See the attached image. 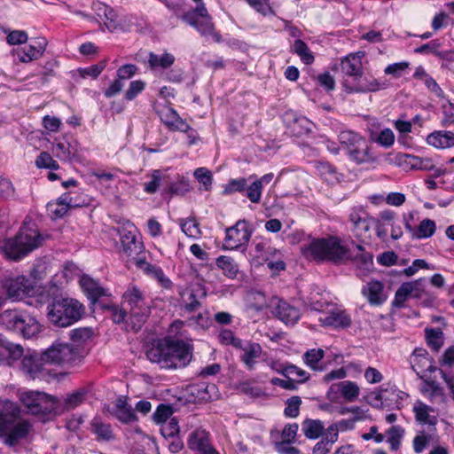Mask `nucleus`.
Listing matches in <instances>:
<instances>
[{
	"mask_svg": "<svg viewBox=\"0 0 454 454\" xmlns=\"http://www.w3.org/2000/svg\"><path fill=\"white\" fill-rule=\"evenodd\" d=\"M347 153L349 158L357 163L373 161V156L370 152L368 143L362 137Z\"/></svg>",
	"mask_w": 454,
	"mask_h": 454,
	"instance_id": "obj_32",
	"label": "nucleus"
},
{
	"mask_svg": "<svg viewBox=\"0 0 454 454\" xmlns=\"http://www.w3.org/2000/svg\"><path fill=\"white\" fill-rule=\"evenodd\" d=\"M215 264L228 278L233 279L237 278L239 269L233 258L227 255H220L216 258Z\"/></svg>",
	"mask_w": 454,
	"mask_h": 454,
	"instance_id": "obj_39",
	"label": "nucleus"
},
{
	"mask_svg": "<svg viewBox=\"0 0 454 454\" xmlns=\"http://www.w3.org/2000/svg\"><path fill=\"white\" fill-rule=\"evenodd\" d=\"M25 311L20 309H5L0 314V325L17 333Z\"/></svg>",
	"mask_w": 454,
	"mask_h": 454,
	"instance_id": "obj_33",
	"label": "nucleus"
},
{
	"mask_svg": "<svg viewBox=\"0 0 454 454\" xmlns=\"http://www.w3.org/2000/svg\"><path fill=\"white\" fill-rule=\"evenodd\" d=\"M268 268L273 275L279 273L286 269V263L282 259L280 253L277 250V254H271L266 261Z\"/></svg>",
	"mask_w": 454,
	"mask_h": 454,
	"instance_id": "obj_61",
	"label": "nucleus"
},
{
	"mask_svg": "<svg viewBox=\"0 0 454 454\" xmlns=\"http://www.w3.org/2000/svg\"><path fill=\"white\" fill-rule=\"evenodd\" d=\"M324 424L318 419H305L301 424V430L309 439H317L324 431Z\"/></svg>",
	"mask_w": 454,
	"mask_h": 454,
	"instance_id": "obj_42",
	"label": "nucleus"
},
{
	"mask_svg": "<svg viewBox=\"0 0 454 454\" xmlns=\"http://www.w3.org/2000/svg\"><path fill=\"white\" fill-rule=\"evenodd\" d=\"M22 355L21 345L9 341L0 334V365L12 366Z\"/></svg>",
	"mask_w": 454,
	"mask_h": 454,
	"instance_id": "obj_18",
	"label": "nucleus"
},
{
	"mask_svg": "<svg viewBox=\"0 0 454 454\" xmlns=\"http://www.w3.org/2000/svg\"><path fill=\"white\" fill-rule=\"evenodd\" d=\"M362 294L367 299L371 305L379 306L383 304L387 299V294L384 284L378 280L368 282L362 288Z\"/></svg>",
	"mask_w": 454,
	"mask_h": 454,
	"instance_id": "obj_20",
	"label": "nucleus"
},
{
	"mask_svg": "<svg viewBox=\"0 0 454 454\" xmlns=\"http://www.w3.org/2000/svg\"><path fill=\"white\" fill-rule=\"evenodd\" d=\"M411 364L418 375L425 372H432L435 370L433 360L423 348H416L413 351Z\"/></svg>",
	"mask_w": 454,
	"mask_h": 454,
	"instance_id": "obj_26",
	"label": "nucleus"
},
{
	"mask_svg": "<svg viewBox=\"0 0 454 454\" xmlns=\"http://www.w3.org/2000/svg\"><path fill=\"white\" fill-rule=\"evenodd\" d=\"M181 296L184 312H195L200 307V301L195 298L192 291L185 290L181 294Z\"/></svg>",
	"mask_w": 454,
	"mask_h": 454,
	"instance_id": "obj_54",
	"label": "nucleus"
},
{
	"mask_svg": "<svg viewBox=\"0 0 454 454\" xmlns=\"http://www.w3.org/2000/svg\"><path fill=\"white\" fill-rule=\"evenodd\" d=\"M238 349L242 350L240 360L244 363L246 367L249 370H253L256 364V360L262 355V347L255 342L247 341L242 342V347Z\"/></svg>",
	"mask_w": 454,
	"mask_h": 454,
	"instance_id": "obj_30",
	"label": "nucleus"
},
{
	"mask_svg": "<svg viewBox=\"0 0 454 454\" xmlns=\"http://www.w3.org/2000/svg\"><path fill=\"white\" fill-rule=\"evenodd\" d=\"M389 225H392V211H382L375 221V231L380 239H385L387 237L390 231Z\"/></svg>",
	"mask_w": 454,
	"mask_h": 454,
	"instance_id": "obj_41",
	"label": "nucleus"
},
{
	"mask_svg": "<svg viewBox=\"0 0 454 454\" xmlns=\"http://www.w3.org/2000/svg\"><path fill=\"white\" fill-rule=\"evenodd\" d=\"M85 352L73 344L56 340L43 350V358L49 364L72 367L79 364L84 357Z\"/></svg>",
	"mask_w": 454,
	"mask_h": 454,
	"instance_id": "obj_8",
	"label": "nucleus"
},
{
	"mask_svg": "<svg viewBox=\"0 0 454 454\" xmlns=\"http://www.w3.org/2000/svg\"><path fill=\"white\" fill-rule=\"evenodd\" d=\"M80 286L93 304L99 302L101 298L111 295L108 290L100 286L97 281L86 275L80 278Z\"/></svg>",
	"mask_w": 454,
	"mask_h": 454,
	"instance_id": "obj_21",
	"label": "nucleus"
},
{
	"mask_svg": "<svg viewBox=\"0 0 454 454\" xmlns=\"http://www.w3.org/2000/svg\"><path fill=\"white\" fill-rule=\"evenodd\" d=\"M173 412L174 410L171 405L161 403L157 407L153 415V421L158 425H161L172 418Z\"/></svg>",
	"mask_w": 454,
	"mask_h": 454,
	"instance_id": "obj_52",
	"label": "nucleus"
},
{
	"mask_svg": "<svg viewBox=\"0 0 454 454\" xmlns=\"http://www.w3.org/2000/svg\"><path fill=\"white\" fill-rule=\"evenodd\" d=\"M72 198L70 193L62 194L56 201L47 204V212L52 218L63 217L71 207Z\"/></svg>",
	"mask_w": 454,
	"mask_h": 454,
	"instance_id": "obj_34",
	"label": "nucleus"
},
{
	"mask_svg": "<svg viewBox=\"0 0 454 454\" xmlns=\"http://www.w3.org/2000/svg\"><path fill=\"white\" fill-rule=\"evenodd\" d=\"M275 313L277 317L286 325L296 324L300 317L301 312L299 309L289 304L285 301H279L275 307Z\"/></svg>",
	"mask_w": 454,
	"mask_h": 454,
	"instance_id": "obj_28",
	"label": "nucleus"
},
{
	"mask_svg": "<svg viewBox=\"0 0 454 454\" xmlns=\"http://www.w3.org/2000/svg\"><path fill=\"white\" fill-rule=\"evenodd\" d=\"M341 71L348 76H360L362 74V62L359 53L350 54L341 61Z\"/></svg>",
	"mask_w": 454,
	"mask_h": 454,
	"instance_id": "obj_37",
	"label": "nucleus"
},
{
	"mask_svg": "<svg viewBox=\"0 0 454 454\" xmlns=\"http://www.w3.org/2000/svg\"><path fill=\"white\" fill-rule=\"evenodd\" d=\"M194 176L200 184V190L209 191L212 185V173L206 168H198L194 171Z\"/></svg>",
	"mask_w": 454,
	"mask_h": 454,
	"instance_id": "obj_53",
	"label": "nucleus"
},
{
	"mask_svg": "<svg viewBox=\"0 0 454 454\" xmlns=\"http://www.w3.org/2000/svg\"><path fill=\"white\" fill-rule=\"evenodd\" d=\"M28 35L23 30H12L6 36V42L10 45H16L17 47L27 43Z\"/></svg>",
	"mask_w": 454,
	"mask_h": 454,
	"instance_id": "obj_60",
	"label": "nucleus"
},
{
	"mask_svg": "<svg viewBox=\"0 0 454 454\" xmlns=\"http://www.w3.org/2000/svg\"><path fill=\"white\" fill-rule=\"evenodd\" d=\"M325 351L322 348H311L303 355V362L313 371L322 372L325 369L323 358Z\"/></svg>",
	"mask_w": 454,
	"mask_h": 454,
	"instance_id": "obj_38",
	"label": "nucleus"
},
{
	"mask_svg": "<svg viewBox=\"0 0 454 454\" xmlns=\"http://www.w3.org/2000/svg\"><path fill=\"white\" fill-rule=\"evenodd\" d=\"M84 314V306L73 298L54 300L47 308V317L59 327H67L79 321Z\"/></svg>",
	"mask_w": 454,
	"mask_h": 454,
	"instance_id": "obj_7",
	"label": "nucleus"
},
{
	"mask_svg": "<svg viewBox=\"0 0 454 454\" xmlns=\"http://www.w3.org/2000/svg\"><path fill=\"white\" fill-rule=\"evenodd\" d=\"M106 61L103 60L98 62V64L91 65L88 67L80 68L78 72L82 78H85L87 76L97 78L101 74V72L106 68Z\"/></svg>",
	"mask_w": 454,
	"mask_h": 454,
	"instance_id": "obj_62",
	"label": "nucleus"
},
{
	"mask_svg": "<svg viewBox=\"0 0 454 454\" xmlns=\"http://www.w3.org/2000/svg\"><path fill=\"white\" fill-rule=\"evenodd\" d=\"M331 391L340 392L341 396L348 402L355 401L360 394L358 385L349 380L332 385Z\"/></svg>",
	"mask_w": 454,
	"mask_h": 454,
	"instance_id": "obj_36",
	"label": "nucleus"
},
{
	"mask_svg": "<svg viewBox=\"0 0 454 454\" xmlns=\"http://www.w3.org/2000/svg\"><path fill=\"white\" fill-rule=\"evenodd\" d=\"M43 237L38 232L35 224L25 222L18 235L13 239L4 241L1 249L4 255L11 260H20L41 246Z\"/></svg>",
	"mask_w": 454,
	"mask_h": 454,
	"instance_id": "obj_4",
	"label": "nucleus"
},
{
	"mask_svg": "<svg viewBox=\"0 0 454 454\" xmlns=\"http://www.w3.org/2000/svg\"><path fill=\"white\" fill-rule=\"evenodd\" d=\"M251 237L249 224L246 221H239L237 223L226 230L223 242V248L234 250L248 242Z\"/></svg>",
	"mask_w": 454,
	"mask_h": 454,
	"instance_id": "obj_14",
	"label": "nucleus"
},
{
	"mask_svg": "<svg viewBox=\"0 0 454 454\" xmlns=\"http://www.w3.org/2000/svg\"><path fill=\"white\" fill-rule=\"evenodd\" d=\"M2 287L9 299L12 301L27 299V304L35 308H41L47 303L51 296L46 286L33 285L23 275L4 278L2 281Z\"/></svg>",
	"mask_w": 454,
	"mask_h": 454,
	"instance_id": "obj_3",
	"label": "nucleus"
},
{
	"mask_svg": "<svg viewBox=\"0 0 454 454\" xmlns=\"http://www.w3.org/2000/svg\"><path fill=\"white\" fill-rule=\"evenodd\" d=\"M403 433L404 431L400 426H393L387 430V442L391 450H396L399 448Z\"/></svg>",
	"mask_w": 454,
	"mask_h": 454,
	"instance_id": "obj_55",
	"label": "nucleus"
},
{
	"mask_svg": "<svg viewBox=\"0 0 454 454\" xmlns=\"http://www.w3.org/2000/svg\"><path fill=\"white\" fill-rule=\"evenodd\" d=\"M20 371L27 378L32 380L42 379L46 376L45 360L43 358V351L37 353L36 351H27L23 353L20 357Z\"/></svg>",
	"mask_w": 454,
	"mask_h": 454,
	"instance_id": "obj_11",
	"label": "nucleus"
},
{
	"mask_svg": "<svg viewBox=\"0 0 454 454\" xmlns=\"http://www.w3.org/2000/svg\"><path fill=\"white\" fill-rule=\"evenodd\" d=\"M18 398L27 413L32 415L50 414L58 407L57 398L43 391L19 390Z\"/></svg>",
	"mask_w": 454,
	"mask_h": 454,
	"instance_id": "obj_9",
	"label": "nucleus"
},
{
	"mask_svg": "<svg viewBox=\"0 0 454 454\" xmlns=\"http://www.w3.org/2000/svg\"><path fill=\"white\" fill-rule=\"evenodd\" d=\"M302 255L314 261H339L347 256L348 249L335 237L317 239L301 247Z\"/></svg>",
	"mask_w": 454,
	"mask_h": 454,
	"instance_id": "obj_5",
	"label": "nucleus"
},
{
	"mask_svg": "<svg viewBox=\"0 0 454 454\" xmlns=\"http://www.w3.org/2000/svg\"><path fill=\"white\" fill-rule=\"evenodd\" d=\"M292 49L297 55L300 56L303 63L309 65L314 61V56L304 42L301 40H295Z\"/></svg>",
	"mask_w": 454,
	"mask_h": 454,
	"instance_id": "obj_49",
	"label": "nucleus"
},
{
	"mask_svg": "<svg viewBox=\"0 0 454 454\" xmlns=\"http://www.w3.org/2000/svg\"><path fill=\"white\" fill-rule=\"evenodd\" d=\"M179 226L184 234L192 239H198L201 237L200 223L193 217L183 218L178 221Z\"/></svg>",
	"mask_w": 454,
	"mask_h": 454,
	"instance_id": "obj_40",
	"label": "nucleus"
},
{
	"mask_svg": "<svg viewBox=\"0 0 454 454\" xmlns=\"http://www.w3.org/2000/svg\"><path fill=\"white\" fill-rule=\"evenodd\" d=\"M192 340H175L171 336L157 341L147 351V358L163 369L186 366L192 357Z\"/></svg>",
	"mask_w": 454,
	"mask_h": 454,
	"instance_id": "obj_1",
	"label": "nucleus"
},
{
	"mask_svg": "<svg viewBox=\"0 0 454 454\" xmlns=\"http://www.w3.org/2000/svg\"><path fill=\"white\" fill-rule=\"evenodd\" d=\"M349 220L353 224V231L361 238L365 239L371 227V220L362 208H353L349 215Z\"/></svg>",
	"mask_w": 454,
	"mask_h": 454,
	"instance_id": "obj_25",
	"label": "nucleus"
},
{
	"mask_svg": "<svg viewBox=\"0 0 454 454\" xmlns=\"http://www.w3.org/2000/svg\"><path fill=\"white\" fill-rule=\"evenodd\" d=\"M47 41L43 37L33 38L28 43L13 48L12 55L16 57L21 63H29L39 59L44 53Z\"/></svg>",
	"mask_w": 454,
	"mask_h": 454,
	"instance_id": "obj_12",
	"label": "nucleus"
},
{
	"mask_svg": "<svg viewBox=\"0 0 454 454\" xmlns=\"http://www.w3.org/2000/svg\"><path fill=\"white\" fill-rule=\"evenodd\" d=\"M31 424L21 419L20 407L12 401L4 402L0 409V442L14 446L26 438Z\"/></svg>",
	"mask_w": 454,
	"mask_h": 454,
	"instance_id": "obj_2",
	"label": "nucleus"
},
{
	"mask_svg": "<svg viewBox=\"0 0 454 454\" xmlns=\"http://www.w3.org/2000/svg\"><path fill=\"white\" fill-rule=\"evenodd\" d=\"M115 417L122 423H129L137 419L132 408L121 400H119L116 405Z\"/></svg>",
	"mask_w": 454,
	"mask_h": 454,
	"instance_id": "obj_48",
	"label": "nucleus"
},
{
	"mask_svg": "<svg viewBox=\"0 0 454 454\" xmlns=\"http://www.w3.org/2000/svg\"><path fill=\"white\" fill-rule=\"evenodd\" d=\"M118 232L124 252L130 255L137 247V228L131 222L127 221L119 227Z\"/></svg>",
	"mask_w": 454,
	"mask_h": 454,
	"instance_id": "obj_22",
	"label": "nucleus"
},
{
	"mask_svg": "<svg viewBox=\"0 0 454 454\" xmlns=\"http://www.w3.org/2000/svg\"><path fill=\"white\" fill-rule=\"evenodd\" d=\"M187 446L198 454H220L212 445L210 433L202 427L191 432L187 438Z\"/></svg>",
	"mask_w": 454,
	"mask_h": 454,
	"instance_id": "obj_15",
	"label": "nucleus"
},
{
	"mask_svg": "<svg viewBox=\"0 0 454 454\" xmlns=\"http://www.w3.org/2000/svg\"><path fill=\"white\" fill-rule=\"evenodd\" d=\"M277 254V250L270 247L263 240L254 241L249 251V258L254 266L262 265L271 254Z\"/></svg>",
	"mask_w": 454,
	"mask_h": 454,
	"instance_id": "obj_24",
	"label": "nucleus"
},
{
	"mask_svg": "<svg viewBox=\"0 0 454 454\" xmlns=\"http://www.w3.org/2000/svg\"><path fill=\"white\" fill-rule=\"evenodd\" d=\"M219 341L225 346H231L235 348L242 347V340L237 338L233 332L229 329H222L218 334Z\"/></svg>",
	"mask_w": 454,
	"mask_h": 454,
	"instance_id": "obj_51",
	"label": "nucleus"
},
{
	"mask_svg": "<svg viewBox=\"0 0 454 454\" xmlns=\"http://www.w3.org/2000/svg\"><path fill=\"white\" fill-rule=\"evenodd\" d=\"M35 166L38 168H48L51 170H57L59 168L58 162L46 152H43L39 154L35 160Z\"/></svg>",
	"mask_w": 454,
	"mask_h": 454,
	"instance_id": "obj_57",
	"label": "nucleus"
},
{
	"mask_svg": "<svg viewBox=\"0 0 454 454\" xmlns=\"http://www.w3.org/2000/svg\"><path fill=\"white\" fill-rule=\"evenodd\" d=\"M42 328L43 325L35 317L25 311L17 333L25 339H31L40 333Z\"/></svg>",
	"mask_w": 454,
	"mask_h": 454,
	"instance_id": "obj_29",
	"label": "nucleus"
},
{
	"mask_svg": "<svg viewBox=\"0 0 454 454\" xmlns=\"http://www.w3.org/2000/svg\"><path fill=\"white\" fill-rule=\"evenodd\" d=\"M318 320L325 326L333 327L335 329L348 328L351 325L350 315L341 308H333L327 313L319 317Z\"/></svg>",
	"mask_w": 454,
	"mask_h": 454,
	"instance_id": "obj_17",
	"label": "nucleus"
},
{
	"mask_svg": "<svg viewBox=\"0 0 454 454\" xmlns=\"http://www.w3.org/2000/svg\"><path fill=\"white\" fill-rule=\"evenodd\" d=\"M426 143L438 150H445L454 146V133L450 130H434L426 137Z\"/></svg>",
	"mask_w": 454,
	"mask_h": 454,
	"instance_id": "obj_23",
	"label": "nucleus"
},
{
	"mask_svg": "<svg viewBox=\"0 0 454 454\" xmlns=\"http://www.w3.org/2000/svg\"><path fill=\"white\" fill-rule=\"evenodd\" d=\"M90 430L96 435L98 441H111L114 439L111 425L99 417H95L91 420Z\"/></svg>",
	"mask_w": 454,
	"mask_h": 454,
	"instance_id": "obj_35",
	"label": "nucleus"
},
{
	"mask_svg": "<svg viewBox=\"0 0 454 454\" xmlns=\"http://www.w3.org/2000/svg\"><path fill=\"white\" fill-rule=\"evenodd\" d=\"M435 231V222L427 218L422 220L413 231V238L418 239H428L434 234Z\"/></svg>",
	"mask_w": 454,
	"mask_h": 454,
	"instance_id": "obj_45",
	"label": "nucleus"
},
{
	"mask_svg": "<svg viewBox=\"0 0 454 454\" xmlns=\"http://www.w3.org/2000/svg\"><path fill=\"white\" fill-rule=\"evenodd\" d=\"M410 69V62L401 61L387 65L384 73L387 75H391L394 78H400Z\"/></svg>",
	"mask_w": 454,
	"mask_h": 454,
	"instance_id": "obj_50",
	"label": "nucleus"
},
{
	"mask_svg": "<svg viewBox=\"0 0 454 454\" xmlns=\"http://www.w3.org/2000/svg\"><path fill=\"white\" fill-rule=\"evenodd\" d=\"M196 8L192 12L184 13L182 19L190 26L195 27L201 35H210L214 30L211 18L203 0H192Z\"/></svg>",
	"mask_w": 454,
	"mask_h": 454,
	"instance_id": "obj_10",
	"label": "nucleus"
},
{
	"mask_svg": "<svg viewBox=\"0 0 454 454\" xmlns=\"http://www.w3.org/2000/svg\"><path fill=\"white\" fill-rule=\"evenodd\" d=\"M301 400L299 396H293L286 401L284 414L289 418H296L299 415Z\"/></svg>",
	"mask_w": 454,
	"mask_h": 454,
	"instance_id": "obj_63",
	"label": "nucleus"
},
{
	"mask_svg": "<svg viewBox=\"0 0 454 454\" xmlns=\"http://www.w3.org/2000/svg\"><path fill=\"white\" fill-rule=\"evenodd\" d=\"M52 152L57 158L62 160H80L81 148L77 141L62 138L58 140L52 147Z\"/></svg>",
	"mask_w": 454,
	"mask_h": 454,
	"instance_id": "obj_16",
	"label": "nucleus"
},
{
	"mask_svg": "<svg viewBox=\"0 0 454 454\" xmlns=\"http://www.w3.org/2000/svg\"><path fill=\"white\" fill-rule=\"evenodd\" d=\"M161 121L173 131L188 132L191 129L190 125L183 120L177 112L169 106H163L159 111Z\"/></svg>",
	"mask_w": 454,
	"mask_h": 454,
	"instance_id": "obj_19",
	"label": "nucleus"
},
{
	"mask_svg": "<svg viewBox=\"0 0 454 454\" xmlns=\"http://www.w3.org/2000/svg\"><path fill=\"white\" fill-rule=\"evenodd\" d=\"M416 420L422 425L435 426L437 417L434 414V410L429 405L418 400L413 404L412 409Z\"/></svg>",
	"mask_w": 454,
	"mask_h": 454,
	"instance_id": "obj_31",
	"label": "nucleus"
},
{
	"mask_svg": "<svg viewBox=\"0 0 454 454\" xmlns=\"http://www.w3.org/2000/svg\"><path fill=\"white\" fill-rule=\"evenodd\" d=\"M179 430L178 420L174 417L160 425V432L165 438L176 436Z\"/></svg>",
	"mask_w": 454,
	"mask_h": 454,
	"instance_id": "obj_58",
	"label": "nucleus"
},
{
	"mask_svg": "<svg viewBox=\"0 0 454 454\" xmlns=\"http://www.w3.org/2000/svg\"><path fill=\"white\" fill-rule=\"evenodd\" d=\"M145 88V82L141 80L132 81L125 92V98L129 101L135 99Z\"/></svg>",
	"mask_w": 454,
	"mask_h": 454,
	"instance_id": "obj_64",
	"label": "nucleus"
},
{
	"mask_svg": "<svg viewBox=\"0 0 454 454\" xmlns=\"http://www.w3.org/2000/svg\"><path fill=\"white\" fill-rule=\"evenodd\" d=\"M122 304L129 309V318L132 321L131 329L137 331L151 313V298L143 290L132 286L124 292Z\"/></svg>",
	"mask_w": 454,
	"mask_h": 454,
	"instance_id": "obj_6",
	"label": "nucleus"
},
{
	"mask_svg": "<svg viewBox=\"0 0 454 454\" xmlns=\"http://www.w3.org/2000/svg\"><path fill=\"white\" fill-rule=\"evenodd\" d=\"M70 337L74 347L80 348V346L92 339L93 332L90 328H77L70 332Z\"/></svg>",
	"mask_w": 454,
	"mask_h": 454,
	"instance_id": "obj_46",
	"label": "nucleus"
},
{
	"mask_svg": "<svg viewBox=\"0 0 454 454\" xmlns=\"http://www.w3.org/2000/svg\"><path fill=\"white\" fill-rule=\"evenodd\" d=\"M137 264L146 275L155 279L161 287L165 289L172 287V281L164 274L160 267L142 260L137 261Z\"/></svg>",
	"mask_w": 454,
	"mask_h": 454,
	"instance_id": "obj_27",
	"label": "nucleus"
},
{
	"mask_svg": "<svg viewBox=\"0 0 454 454\" xmlns=\"http://www.w3.org/2000/svg\"><path fill=\"white\" fill-rule=\"evenodd\" d=\"M370 137L383 147L389 148L395 143V134L392 129L385 128L380 131L370 130Z\"/></svg>",
	"mask_w": 454,
	"mask_h": 454,
	"instance_id": "obj_43",
	"label": "nucleus"
},
{
	"mask_svg": "<svg viewBox=\"0 0 454 454\" xmlns=\"http://www.w3.org/2000/svg\"><path fill=\"white\" fill-rule=\"evenodd\" d=\"M360 137L361 136L359 134L351 130L341 131L339 135L340 143L347 152L350 150V147H353L354 144H356Z\"/></svg>",
	"mask_w": 454,
	"mask_h": 454,
	"instance_id": "obj_59",
	"label": "nucleus"
},
{
	"mask_svg": "<svg viewBox=\"0 0 454 454\" xmlns=\"http://www.w3.org/2000/svg\"><path fill=\"white\" fill-rule=\"evenodd\" d=\"M175 62V57L168 52L161 55L151 52L148 56V64L152 69L168 68Z\"/></svg>",
	"mask_w": 454,
	"mask_h": 454,
	"instance_id": "obj_44",
	"label": "nucleus"
},
{
	"mask_svg": "<svg viewBox=\"0 0 454 454\" xmlns=\"http://www.w3.org/2000/svg\"><path fill=\"white\" fill-rule=\"evenodd\" d=\"M384 159L388 164H395L411 169L430 170L434 167L430 158H421L403 153H388Z\"/></svg>",
	"mask_w": 454,
	"mask_h": 454,
	"instance_id": "obj_13",
	"label": "nucleus"
},
{
	"mask_svg": "<svg viewBox=\"0 0 454 454\" xmlns=\"http://www.w3.org/2000/svg\"><path fill=\"white\" fill-rule=\"evenodd\" d=\"M87 395L88 391L84 388L68 394L64 401L65 408L71 410L80 406L86 400Z\"/></svg>",
	"mask_w": 454,
	"mask_h": 454,
	"instance_id": "obj_47",
	"label": "nucleus"
},
{
	"mask_svg": "<svg viewBox=\"0 0 454 454\" xmlns=\"http://www.w3.org/2000/svg\"><path fill=\"white\" fill-rule=\"evenodd\" d=\"M426 337L428 346L435 351L443 344L442 332L439 329H427Z\"/></svg>",
	"mask_w": 454,
	"mask_h": 454,
	"instance_id": "obj_56",
	"label": "nucleus"
}]
</instances>
